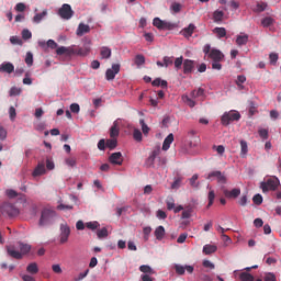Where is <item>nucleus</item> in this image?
I'll return each instance as SVG.
<instances>
[{
	"mask_svg": "<svg viewBox=\"0 0 281 281\" xmlns=\"http://www.w3.org/2000/svg\"><path fill=\"white\" fill-rule=\"evenodd\" d=\"M57 14L60 16V19H64V21H69V19L74 16V11L70 4L65 3L61 5V8H59Z\"/></svg>",
	"mask_w": 281,
	"mask_h": 281,
	"instance_id": "nucleus-6",
	"label": "nucleus"
},
{
	"mask_svg": "<svg viewBox=\"0 0 281 281\" xmlns=\"http://www.w3.org/2000/svg\"><path fill=\"white\" fill-rule=\"evenodd\" d=\"M194 209L192 206H187L186 210L182 212V218H190Z\"/></svg>",
	"mask_w": 281,
	"mask_h": 281,
	"instance_id": "nucleus-38",
	"label": "nucleus"
},
{
	"mask_svg": "<svg viewBox=\"0 0 281 281\" xmlns=\"http://www.w3.org/2000/svg\"><path fill=\"white\" fill-rule=\"evenodd\" d=\"M97 236H98V238H106L109 236V229L106 227L98 229Z\"/></svg>",
	"mask_w": 281,
	"mask_h": 281,
	"instance_id": "nucleus-39",
	"label": "nucleus"
},
{
	"mask_svg": "<svg viewBox=\"0 0 281 281\" xmlns=\"http://www.w3.org/2000/svg\"><path fill=\"white\" fill-rule=\"evenodd\" d=\"M21 88L18 87H12L9 91V95L14 97V95H21Z\"/></svg>",
	"mask_w": 281,
	"mask_h": 281,
	"instance_id": "nucleus-53",
	"label": "nucleus"
},
{
	"mask_svg": "<svg viewBox=\"0 0 281 281\" xmlns=\"http://www.w3.org/2000/svg\"><path fill=\"white\" fill-rule=\"evenodd\" d=\"M0 211H1V214H3V216H10V217L19 216V209H16L13 204H10L8 202L3 203L0 206Z\"/></svg>",
	"mask_w": 281,
	"mask_h": 281,
	"instance_id": "nucleus-5",
	"label": "nucleus"
},
{
	"mask_svg": "<svg viewBox=\"0 0 281 281\" xmlns=\"http://www.w3.org/2000/svg\"><path fill=\"white\" fill-rule=\"evenodd\" d=\"M154 235L157 240H164V236H166V228H164V226H158L155 229Z\"/></svg>",
	"mask_w": 281,
	"mask_h": 281,
	"instance_id": "nucleus-23",
	"label": "nucleus"
},
{
	"mask_svg": "<svg viewBox=\"0 0 281 281\" xmlns=\"http://www.w3.org/2000/svg\"><path fill=\"white\" fill-rule=\"evenodd\" d=\"M24 60H25V64L27 65V67H32L34 65V55L32 54V52L26 53Z\"/></svg>",
	"mask_w": 281,
	"mask_h": 281,
	"instance_id": "nucleus-35",
	"label": "nucleus"
},
{
	"mask_svg": "<svg viewBox=\"0 0 281 281\" xmlns=\"http://www.w3.org/2000/svg\"><path fill=\"white\" fill-rule=\"evenodd\" d=\"M181 65H183V56H180V57L176 58V60H175L176 69H181Z\"/></svg>",
	"mask_w": 281,
	"mask_h": 281,
	"instance_id": "nucleus-60",
	"label": "nucleus"
},
{
	"mask_svg": "<svg viewBox=\"0 0 281 281\" xmlns=\"http://www.w3.org/2000/svg\"><path fill=\"white\" fill-rule=\"evenodd\" d=\"M153 25H154V27H157V30H164V20H161L159 18H155L153 20Z\"/></svg>",
	"mask_w": 281,
	"mask_h": 281,
	"instance_id": "nucleus-41",
	"label": "nucleus"
},
{
	"mask_svg": "<svg viewBox=\"0 0 281 281\" xmlns=\"http://www.w3.org/2000/svg\"><path fill=\"white\" fill-rule=\"evenodd\" d=\"M175 270H176V273H178V276H184L186 271L188 273H193L194 272V267H192V266L183 267L181 265H176Z\"/></svg>",
	"mask_w": 281,
	"mask_h": 281,
	"instance_id": "nucleus-12",
	"label": "nucleus"
},
{
	"mask_svg": "<svg viewBox=\"0 0 281 281\" xmlns=\"http://www.w3.org/2000/svg\"><path fill=\"white\" fill-rule=\"evenodd\" d=\"M120 136V122L114 121L112 127L110 128V137L115 138Z\"/></svg>",
	"mask_w": 281,
	"mask_h": 281,
	"instance_id": "nucleus-18",
	"label": "nucleus"
},
{
	"mask_svg": "<svg viewBox=\"0 0 281 281\" xmlns=\"http://www.w3.org/2000/svg\"><path fill=\"white\" fill-rule=\"evenodd\" d=\"M274 21L276 20H273V18L267 16L261 20V25H262V27H269V26L273 25Z\"/></svg>",
	"mask_w": 281,
	"mask_h": 281,
	"instance_id": "nucleus-33",
	"label": "nucleus"
},
{
	"mask_svg": "<svg viewBox=\"0 0 281 281\" xmlns=\"http://www.w3.org/2000/svg\"><path fill=\"white\" fill-rule=\"evenodd\" d=\"M27 273H31L32 276H36L38 273V263L32 262L26 267Z\"/></svg>",
	"mask_w": 281,
	"mask_h": 281,
	"instance_id": "nucleus-28",
	"label": "nucleus"
},
{
	"mask_svg": "<svg viewBox=\"0 0 281 281\" xmlns=\"http://www.w3.org/2000/svg\"><path fill=\"white\" fill-rule=\"evenodd\" d=\"M252 202L255 205H262V195L260 193H257L252 198Z\"/></svg>",
	"mask_w": 281,
	"mask_h": 281,
	"instance_id": "nucleus-50",
	"label": "nucleus"
},
{
	"mask_svg": "<svg viewBox=\"0 0 281 281\" xmlns=\"http://www.w3.org/2000/svg\"><path fill=\"white\" fill-rule=\"evenodd\" d=\"M139 271H142L144 276H155V270H153V268H150L148 265L140 266Z\"/></svg>",
	"mask_w": 281,
	"mask_h": 281,
	"instance_id": "nucleus-27",
	"label": "nucleus"
},
{
	"mask_svg": "<svg viewBox=\"0 0 281 281\" xmlns=\"http://www.w3.org/2000/svg\"><path fill=\"white\" fill-rule=\"evenodd\" d=\"M65 164L69 166V168H76V157H69L65 159Z\"/></svg>",
	"mask_w": 281,
	"mask_h": 281,
	"instance_id": "nucleus-48",
	"label": "nucleus"
},
{
	"mask_svg": "<svg viewBox=\"0 0 281 281\" xmlns=\"http://www.w3.org/2000/svg\"><path fill=\"white\" fill-rule=\"evenodd\" d=\"M120 64H113L112 68L108 69L105 71V79L106 80H115V76H117V74H120Z\"/></svg>",
	"mask_w": 281,
	"mask_h": 281,
	"instance_id": "nucleus-10",
	"label": "nucleus"
},
{
	"mask_svg": "<svg viewBox=\"0 0 281 281\" xmlns=\"http://www.w3.org/2000/svg\"><path fill=\"white\" fill-rule=\"evenodd\" d=\"M224 16H225V12H223L221 10L214 11V13H213L214 23H221V21H223Z\"/></svg>",
	"mask_w": 281,
	"mask_h": 281,
	"instance_id": "nucleus-29",
	"label": "nucleus"
},
{
	"mask_svg": "<svg viewBox=\"0 0 281 281\" xmlns=\"http://www.w3.org/2000/svg\"><path fill=\"white\" fill-rule=\"evenodd\" d=\"M71 113H80V105L78 103L70 104Z\"/></svg>",
	"mask_w": 281,
	"mask_h": 281,
	"instance_id": "nucleus-63",
	"label": "nucleus"
},
{
	"mask_svg": "<svg viewBox=\"0 0 281 281\" xmlns=\"http://www.w3.org/2000/svg\"><path fill=\"white\" fill-rule=\"evenodd\" d=\"M278 186H280V180L278 178H270L266 182H261L260 188L262 192H276Z\"/></svg>",
	"mask_w": 281,
	"mask_h": 281,
	"instance_id": "nucleus-4",
	"label": "nucleus"
},
{
	"mask_svg": "<svg viewBox=\"0 0 281 281\" xmlns=\"http://www.w3.org/2000/svg\"><path fill=\"white\" fill-rule=\"evenodd\" d=\"M223 194L226 196V199H238V196H240V189H233L231 191L224 189Z\"/></svg>",
	"mask_w": 281,
	"mask_h": 281,
	"instance_id": "nucleus-16",
	"label": "nucleus"
},
{
	"mask_svg": "<svg viewBox=\"0 0 281 281\" xmlns=\"http://www.w3.org/2000/svg\"><path fill=\"white\" fill-rule=\"evenodd\" d=\"M89 32H91L89 24L79 23L76 34L77 36H85V34H89Z\"/></svg>",
	"mask_w": 281,
	"mask_h": 281,
	"instance_id": "nucleus-15",
	"label": "nucleus"
},
{
	"mask_svg": "<svg viewBox=\"0 0 281 281\" xmlns=\"http://www.w3.org/2000/svg\"><path fill=\"white\" fill-rule=\"evenodd\" d=\"M86 227L88 228V229H98V227H100V223H98V222H88V223H86Z\"/></svg>",
	"mask_w": 281,
	"mask_h": 281,
	"instance_id": "nucleus-54",
	"label": "nucleus"
},
{
	"mask_svg": "<svg viewBox=\"0 0 281 281\" xmlns=\"http://www.w3.org/2000/svg\"><path fill=\"white\" fill-rule=\"evenodd\" d=\"M45 165L38 164L33 171V177H41L42 175H45Z\"/></svg>",
	"mask_w": 281,
	"mask_h": 281,
	"instance_id": "nucleus-26",
	"label": "nucleus"
},
{
	"mask_svg": "<svg viewBox=\"0 0 281 281\" xmlns=\"http://www.w3.org/2000/svg\"><path fill=\"white\" fill-rule=\"evenodd\" d=\"M265 281H276V274L269 272L268 274H266Z\"/></svg>",
	"mask_w": 281,
	"mask_h": 281,
	"instance_id": "nucleus-64",
	"label": "nucleus"
},
{
	"mask_svg": "<svg viewBox=\"0 0 281 281\" xmlns=\"http://www.w3.org/2000/svg\"><path fill=\"white\" fill-rule=\"evenodd\" d=\"M239 280H241V281H254L255 278H254L252 274L249 273V272H241V273L239 274Z\"/></svg>",
	"mask_w": 281,
	"mask_h": 281,
	"instance_id": "nucleus-37",
	"label": "nucleus"
},
{
	"mask_svg": "<svg viewBox=\"0 0 281 281\" xmlns=\"http://www.w3.org/2000/svg\"><path fill=\"white\" fill-rule=\"evenodd\" d=\"M87 276H89V269H87L85 272L79 273L78 277L74 279V281H81Z\"/></svg>",
	"mask_w": 281,
	"mask_h": 281,
	"instance_id": "nucleus-61",
	"label": "nucleus"
},
{
	"mask_svg": "<svg viewBox=\"0 0 281 281\" xmlns=\"http://www.w3.org/2000/svg\"><path fill=\"white\" fill-rule=\"evenodd\" d=\"M171 10H173V12H175L176 14H178V12H181V3H179V2H173V3L171 4Z\"/></svg>",
	"mask_w": 281,
	"mask_h": 281,
	"instance_id": "nucleus-59",
	"label": "nucleus"
},
{
	"mask_svg": "<svg viewBox=\"0 0 281 281\" xmlns=\"http://www.w3.org/2000/svg\"><path fill=\"white\" fill-rule=\"evenodd\" d=\"M172 142H175V135L173 134H169L164 143H162V150H169L170 149V145L172 144Z\"/></svg>",
	"mask_w": 281,
	"mask_h": 281,
	"instance_id": "nucleus-22",
	"label": "nucleus"
},
{
	"mask_svg": "<svg viewBox=\"0 0 281 281\" xmlns=\"http://www.w3.org/2000/svg\"><path fill=\"white\" fill-rule=\"evenodd\" d=\"M22 38L24 41H30V38H32V32H30V30H27V29H24L22 31Z\"/></svg>",
	"mask_w": 281,
	"mask_h": 281,
	"instance_id": "nucleus-56",
	"label": "nucleus"
},
{
	"mask_svg": "<svg viewBox=\"0 0 281 281\" xmlns=\"http://www.w3.org/2000/svg\"><path fill=\"white\" fill-rule=\"evenodd\" d=\"M89 54V48H74L71 47V56H87Z\"/></svg>",
	"mask_w": 281,
	"mask_h": 281,
	"instance_id": "nucleus-20",
	"label": "nucleus"
},
{
	"mask_svg": "<svg viewBox=\"0 0 281 281\" xmlns=\"http://www.w3.org/2000/svg\"><path fill=\"white\" fill-rule=\"evenodd\" d=\"M139 124L142 126V131L144 135H148V133H150V127H148V125L146 124V122H144V119L139 120Z\"/></svg>",
	"mask_w": 281,
	"mask_h": 281,
	"instance_id": "nucleus-45",
	"label": "nucleus"
},
{
	"mask_svg": "<svg viewBox=\"0 0 281 281\" xmlns=\"http://www.w3.org/2000/svg\"><path fill=\"white\" fill-rule=\"evenodd\" d=\"M100 54H101V58L106 59V58H109L111 56L112 52H111V48H109L106 46H103L101 48Z\"/></svg>",
	"mask_w": 281,
	"mask_h": 281,
	"instance_id": "nucleus-36",
	"label": "nucleus"
},
{
	"mask_svg": "<svg viewBox=\"0 0 281 281\" xmlns=\"http://www.w3.org/2000/svg\"><path fill=\"white\" fill-rule=\"evenodd\" d=\"M109 161L113 166H122V164H124V158L120 151H116L110 155Z\"/></svg>",
	"mask_w": 281,
	"mask_h": 281,
	"instance_id": "nucleus-11",
	"label": "nucleus"
},
{
	"mask_svg": "<svg viewBox=\"0 0 281 281\" xmlns=\"http://www.w3.org/2000/svg\"><path fill=\"white\" fill-rule=\"evenodd\" d=\"M218 247L216 245L206 244L203 246V254L205 256H210L212 254H216Z\"/></svg>",
	"mask_w": 281,
	"mask_h": 281,
	"instance_id": "nucleus-19",
	"label": "nucleus"
},
{
	"mask_svg": "<svg viewBox=\"0 0 281 281\" xmlns=\"http://www.w3.org/2000/svg\"><path fill=\"white\" fill-rule=\"evenodd\" d=\"M194 71V60L184 59L183 61V74H192Z\"/></svg>",
	"mask_w": 281,
	"mask_h": 281,
	"instance_id": "nucleus-17",
	"label": "nucleus"
},
{
	"mask_svg": "<svg viewBox=\"0 0 281 281\" xmlns=\"http://www.w3.org/2000/svg\"><path fill=\"white\" fill-rule=\"evenodd\" d=\"M177 29V23L164 21L162 22V30H175Z\"/></svg>",
	"mask_w": 281,
	"mask_h": 281,
	"instance_id": "nucleus-42",
	"label": "nucleus"
},
{
	"mask_svg": "<svg viewBox=\"0 0 281 281\" xmlns=\"http://www.w3.org/2000/svg\"><path fill=\"white\" fill-rule=\"evenodd\" d=\"M71 234V228H69V225L67 223L60 224V244L65 245L69 240V236Z\"/></svg>",
	"mask_w": 281,
	"mask_h": 281,
	"instance_id": "nucleus-9",
	"label": "nucleus"
},
{
	"mask_svg": "<svg viewBox=\"0 0 281 281\" xmlns=\"http://www.w3.org/2000/svg\"><path fill=\"white\" fill-rule=\"evenodd\" d=\"M133 137L135 139V142H142V131L135 128L134 132H133Z\"/></svg>",
	"mask_w": 281,
	"mask_h": 281,
	"instance_id": "nucleus-52",
	"label": "nucleus"
},
{
	"mask_svg": "<svg viewBox=\"0 0 281 281\" xmlns=\"http://www.w3.org/2000/svg\"><path fill=\"white\" fill-rule=\"evenodd\" d=\"M54 216H56L55 211H52L49 209H44L42 211L40 222H38L40 227H45V225H49V223H50L52 218H54Z\"/></svg>",
	"mask_w": 281,
	"mask_h": 281,
	"instance_id": "nucleus-3",
	"label": "nucleus"
},
{
	"mask_svg": "<svg viewBox=\"0 0 281 281\" xmlns=\"http://www.w3.org/2000/svg\"><path fill=\"white\" fill-rule=\"evenodd\" d=\"M265 10H267V2H258L254 9L255 12H265Z\"/></svg>",
	"mask_w": 281,
	"mask_h": 281,
	"instance_id": "nucleus-46",
	"label": "nucleus"
},
{
	"mask_svg": "<svg viewBox=\"0 0 281 281\" xmlns=\"http://www.w3.org/2000/svg\"><path fill=\"white\" fill-rule=\"evenodd\" d=\"M222 60L212 61V69H215L216 71H221L223 69V65H221Z\"/></svg>",
	"mask_w": 281,
	"mask_h": 281,
	"instance_id": "nucleus-58",
	"label": "nucleus"
},
{
	"mask_svg": "<svg viewBox=\"0 0 281 281\" xmlns=\"http://www.w3.org/2000/svg\"><path fill=\"white\" fill-rule=\"evenodd\" d=\"M45 16H47V9H45L42 13L35 14L33 18V23H41Z\"/></svg>",
	"mask_w": 281,
	"mask_h": 281,
	"instance_id": "nucleus-31",
	"label": "nucleus"
},
{
	"mask_svg": "<svg viewBox=\"0 0 281 281\" xmlns=\"http://www.w3.org/2000/svg\"><path fill=\"white\" fill-rule=\"evenodd\" d=\"M167 203V210H175V199L170 198L166 201Z\"/></svg>",
	"mask_w": 281,
	"mask_h": 281,
	"instance_id": "nucleus-62",
	"label": "nucleus"
},
{
	"mask_svg": "<svg viewBox=\"0 0 281 281\" xmlns=\"http://www.w3.org/2000/svg\"><path fill=\"white\" fill-rule=\"evenodd\" d=\"M19 250L14 248V246H8L7 247V254L11 258H14L15 260H21L23 259V256L30 254L32 251V246L30 244H23L19 243Z\"/></svg>",
	"mask_w": 281,
	"mask_h": 281,
	"instance_id": "nucleus-1",
	"label": "nucleus"
},
{
	"mask_svg": "<svg viewBox=\"0 0 281 281\" xmlns=\"http://www.w3.org/2000/svg\"><path fill=\"white\" fill-rule=\"evenodd\" d=\"M164 64H165L166 68L170 67L171 65L175 64V57L173 56H171V57L165 56Z\"/></svg>",
	"mask_w": 281,
	"mask_h": 281,
	"instance_id": "nucleus-49",
	"label": "nucleus"
},
{
	"mask_svg": "<svg viewBox=\"0 0 281 281\" xmlns=\"http://www.w3.org/2000/svg\"><path fill=\"white\" fill-rule=\"evenodd\" d=\"M199 179V175H193L192 178L190 179V186L192 188H199V182L196 180Z\"/></svg>",
	"mask_w": 281,
	"mask_h": 281,
	"instance_id": "nucleus-57",
	"label": "nucleus"
},
{
	"mask_svg": "<svg viewBox=\"0 0 281 281\" xmlns=\"http://www.w3.org/2000/svg\"><path fill=\"white\" fill-rule=\"evenodd\" d=\"M207 199H209L207 207H212V205H214V200L216 199V194L214 193V190H211L209 192Z\"/></svg>",
	"mask_w": 281,
	"mask_h": 281,
	"instance_id": "nucleus-43",
	"label": "nucleus"
},
{
	"mask_svg": "<svg viewBox=\"0 0 281 281\" xmlns=\"http://www.w3.org/2000/svg\"><path fill=\"white\" fill-rule=\"evenodd\" d=\"M1 74H12L14 72V64L10 61H4L0 65Z\"/></svg>",
	"mask_w": 281,
	"mask_h": 281,
	"instance_id": "nucleus-14",
	"label": "nucleus"
},
{
	"mask_svg": "<svg viewBox=\"0 0 281 281\" xmlns=\"http://www.w3.org/2000/svg\"><path fill=\"white\" fill-rule=\"evenodd\" d=\"M209 58L213 61L223 60L225 58V55L220 49L213 48L211 53L209 54Z\"/></svg>",
	"mask_w": 281,
	"mask_h": 281,
	"instance_id": "nucleus-13",
	"label": "nucleus"
},
{
	"mask_svg": "<svg viewBox=\"0 0 281 281\" xmlns=\"http://www.w3.org/2000/svg\"><path fill=\"white\" fill-rule=\"evenodd\" d=\"M56 54L57 56H71V47H65V46H61V47H58L56 49Z\"/></svg>",
	"mask_w": 281,
	"mask_h": 281,
	"instance_id": "nucleus-25",
	"label": "nucleus"
},
{
	"mask_svg": "<svg viewBox=\"0 0 281 281\" xmlns=\"http://www.w3.org/2000/svg\"><path fill=\"white\" fill-rule=\"evenodd\" d=\"M105 146H106L108 148H110V150H113V148H117V139H115V138L108 139V140L105 142Z\"/></svg>",
	"mask_w": 281,
	"mask_h": 281,
	"instance_id": "nucleus-40",
	"label": "nucleus"
},
{
	"mask_svg": "<svg viewBox=\"0 0 281 281\" xmlns=\"http://www.w3.org/2000/svg\"><path fill=\"white\" fill-rule=\"evenodd\" d=\"M194 30H196V26L194 24H189L188 27H184L182 30L183 37L190 38V36H192V34H194Z\"/></svg>",
	"mask_w": 281,
	"mask_h": 281,
	"instance_id": "nucleus-21",
	"label": "nucleus"
},
{
	"mask_svg": "<svg viewBox=\"0 0 281 281\" xmlns=\"http://www.w3.org/2000/svg\"><path fill=\"white\" fill-rule=\"evenodd\" d=\"M214 33L218 36V38H225V36H227V31L225 27H215Z\"/></svg>",
	"mask_w": 281,
	"mask_h": 281,
	"instance_id": "nucleus-34",
	"label": "nucleus"
},
{
	"mask_svg": "<svg viewBox=\"0 0 281 281\" xmlns=\"http://www.w3.org/2000/svg\"><path fill=\"white\" fill-rule=\"evenodd\" d=\"M145 63H146V57H144V55H136L135 65H137V67H142V65H144Z\"/></svg>",
	"mask_w": 281,
	"mask_h": 281,
	"instance_id": "nucleus-44",
	"label": "nucleus"
},
{
	"mask_svg": "<svg viewBox=\"0 0 281 281\" xmlns=\"http://www.w3.org/2000/svg\"><path fill=\"white\" fill-rule=\"evenodd\" d=\"M206 179H210L211 181H214V179H216L217 183H221L222 186H225V183H227V176L218 170L209 172Z\"/></svg>",
	"mask_w": 281,
	"mask_h": 281,
	"instance_id": "nucleus-7",
	"label": "nucleus"
},
{
	"mask_svg": "<svg viewBox=\"0 0 281 281\" xmlns=\"http://www.w3.org/2000/svg\"><path fill=\"white\" fill-rule=\"evenodd\" d=\"M247 43H249V35H247V34L237 35L236 44H237L239 47H243V45H247Z\"/></svg>",
	"mask_w": 281,
	"mask_h": 281,
	"instance_id": "nucleus-24",
	"label": "nucleus"
},
{
	"mask_svg": "<svg viewBox=\"0 0 281 281\" xmlns=\"http://www.w3.org/2000/svg\"><path fill=\"white\" fill-rule=\"evenodd\" d=\"M259 136L261 137V139H269V131L265 130V128H260L258 131Z\"/></svg>",
	"mask_w": 281,
	"mask_h": 281,
	"instance_id": "nucleus-55",
	"label": "nucleus"
},
{
	"mask_svg": "<svg viewBox=\"0 0 281 281\" xmlns=\"http://www.w3.org/2000/svg\"><path fill=\"white\" fill-rule=\"evenodd\" d=\"M161 155V148L156 147L149 157L146 159L145 165L147 168H155V159H157Z\"/></svg>",
	"mask_w": 281,
	"mask_h": 281,
	"instance_id": "nucleus-8",
	"label": "nucleus"
},
{
	"mask_svg": "<svg viewBox=\"0 0 281 281\" xmlns=\"http://www.w3.org/2000/svg\"><path fill=\"white\" fill-rule=\"evenodd\" d=\"M192 98H201L203 95H205V90H203L202 88H199L198 90H193L191 92Z\"/></svg>",
	"mask_w": 281,
	"mask_h": 281,
	"instance_id": "nucleus-47",
	"label": "nucleus"
},
{
	"mask_svg": "<svg viewBox=\"0 0 281 281\" xmlns=\"http://www.w3.org/2000/svg\"><path fill=\"white\" fill-rule=\"evenodd\" d=\"M245 82H247V77L245 75H238L236 79V85L239 89H245Z\"/></svg>",
	"mask_w": 281,
	"mask_h": 281,
	"instance_id": "nucleus-30",
	"label": "nucleus"
},
{
	"mask_svg": "<svg viewBox=\"0 0 281 281\" xmlns=\"http://www.w3.org/2000/svg\"><path fill=\"white\" fill-rule=\"evenodd\" d=\"M240 157H246L247 153H249V146L246 140H240Z\"/></svg>",
	"mask_w": 281,
	"mask_h": 281,
	"instance_id": "nucleus-32",
	"label": "nucleus"
},
{
	"mask_svg": "<svg viewBox=\"0 0 281 281\" xmlns=\"http://www.w3.org/2000/svg\"><path fill=\"white\" fill-rule=\"evenodd\" d=\"M151 232H153V228L150 226H146L143 228L144 240H148Z\"/></svg>",
	"mask_w": 281,
	"mask_h": 281,
	"instance_id": "nucleus-51",
	"label": "nucleus"
},
{
	"mask_svg": "<svg viewBox=\"0 0 281 281\" xmlns=\"http://www.w3.org/2000/svg\"><path fill=\"white\" fill-rule=\"evenodd\" d=\"M240 113L238 111H229L222 115L221 123L223 126H229L231 122H238Z\"/></svg>",
	"mask_w": 281,
	"mask_h": 281,
	"instance_id": "nucleus-2",
	"label": "nucleus"
}]
</instances>
